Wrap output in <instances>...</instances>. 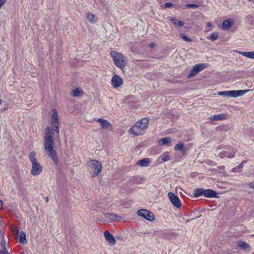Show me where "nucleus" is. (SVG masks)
Masks as SVG:
<instances>
[{
  "instance_id": "1",
  "label": "nucleus",
  "mask_w": 254,
  "mask_h": 254,
  "mask_svg": "<svg viewBox=\"0 0 254 254\" xmlns=\"http://www.w3.org/2000/svg\"><path fill=\"white\" fill-rule=\"evenodd\" d=\"M148 125V118H143L137 122L129 130V133L136 135L143 134Z\"/></svg>"
},
{
  "instance_id": "2",
  "label": "nucleus",
  "mask_w": 254,
  "mask_h": 254,
  "mask_svg": "<svg viewBox=\"0 0 254 254\" xmlns=\"http://www.w3.org/2000/svg\"><path fill=\"white\" fill-rule=\"evenodd\" d=\"M53 113L51 123L52 125V129L54 131L53 135L55 139H59V117L57 110L55 109L52 110Z\"/></svg>"
},
{
  "instance_id": "3",
  "label": "nucleus",
  "mask_w": 254,
  "mask_h": 254,
  "mask_svg": "<svg viewBox=\"0 0 254 254\" xmlns=\"http://www.w3.org/2000/svg\"><path fill=\"white\" fill-rule=\"evenodd\" d=\"M110 55L113 58L115 65L122 69L124 68L125 66V57L122 54L117 53L114 51H111Z\"/></svg>"
},
{
  "instance_id": "4",
  "label": "nucleus",
  "mask_w": 254,
  "mask_h": 254,
  "mask_svg": "<svg viewBox=\"0 0 254 254\" xmlns=\"http://www.w3.org/2000/svg\"><path fill=\"white\" fill-rule=\"evenodd\" d=\"M54 143H44V147L47 155L58 165L59 159L57 152L54 149Z\"/></svg>"
},
{
  "instance_id": "5",
  "label": "nucleus",
  "mask_w": 254,
  "mask_h": 254,
  "mask_svg": "<svg viewBox=\"0 0 254 254\" xmlns=\"http://www.w3.org/2000/svg\"><path fill=\"white\" fill-rule=\"evenodd\" d=\"M89 166L93 173V176H97L101 172L102 166L101 163L96 160H91Z\"/></svg>"
},
{
  "instance_id": "6",
  "label": "nucleus",
  "mask_w": 254,
  "mask_h": 254,
  "mask_svg": "<svg viewBox=\"0 0 254 254\" xmlns=\"http://www.w3.org/2000/svg\"><path fill=\"white\" fill-rule=\"evenodd\" d=\"M137 214L138 216H141L150 221H152L155 219V216L153 213L146 209H140L137 211Z\"/></svg>"
},
{
  "instance_id": "7",
  "label": "nucleus",
  "mask_w": 254,
  "mask_h": 254,
  "mask_svg": "<svg viewBox=\"0 0 254 254\" xmlns=\"http://www.w3.org/2000/svg\"><path fill=\"white\" fill-rule=\"evenodd\" d=\"M206 67L207 64L204 63L198 64L194 65L188 74V77L190 78L196 75L198 72L204 69Z\"/></svg>"
},
{
  "instance_id": "8",
  "label": "nucleus",
  "mask_w": 254,
  "mask_h": 254,
  "mask_svg": "<svg viewBox=\"0 0 254 254\" xmlns=\"http://www.w3.org/2000/svg\"><path fill=\"white\" fill-rule=\"evenodd\" d=\"M168 196L171 203L177 208H180L182 206V203L177 195H176L173 192H169Z\"/></svg>"
},
{
  "instance_id": "9",
  "label": "nucleus",
  "mask_w": 254,
  "mask_h": 254,
  "mask_svg": "<svg viewBox=\"0 0 254 254\" xmlns=\"http://www.w3.org/2000/svg\"><path fill=\"white\" fill-rule=\"evenodd\" d=\"M53 133L54 132H52V129L50 127H46L44 137V143H54L52 137V134H53Z\"/></svg>"
},
{
  "instance_id": "10",
  "label": "nucleus",
  "mask_w": 254,
  "mask_h": 254,
  "mask_svg": "<svg viewBox=\"0 0 254 254\" xmlns=\"http://www.w3.org/2000/svg\"><path fill=\"white\" fill-rule=\"evenodd\" d=\"M32 165L31 174L33 176H38L40 175L42 171V166L38 162L32 163Z\"/></svg>"
},
{
  "instance_id": "11",
  "label": "nucleus",
  "mask_w": 254,
  "mask_h": 254,
  "mask_svg": "<svg viewBox=\"0 0 254 254\" xmlns=\"http://www.w3.org/2000/svg\"><path fill=\"white\" fill-rule=\"evenodd\" d=\"M251 90H230L229 91V97H237L243 95L244 94L248 93Z\"/></svg>"
},
{
  "instance_id": "12",
  "label": "nucleus",
  "mask_w": 254,
  "mask_h": 254,
  "mask_svg": "<svg viewBox=\"0 0 254 254\" xmlns=\"http://www.w3.org/2000/svg\"><path fill=\"white\" fill-rule=\"evenodd\" d=\"M111 84L114 88H118L123 84V80L119 75L115 74L111 80Z\"/></svg>"
},
{
  "instance_id": "13",
  "label": "nucleus",
  "mask_w": 254,
  "mask_h": 254,
  "mask_svg": "<svg viewBox=\"0 0 254 254\" xmlns=\"http://www.w3.org/2000/svg\"><path fill=\"white\" fill-rule=\"evenodd\" d=\"M204 196L207 198H219L218 193L211 189H204Z\"/></svg>"
},
{
  "instance_id": "14",
  "label": "nucleus",
  "mask_w": 254,
  "mask_h": 254,
  "mask_svg": "<svg viewBox=\"0 0 254 254\" xmlns=\"http://www.w3.org/2000/svg\"><path fill=\"white\" fill-rule=\"evenodd\" d=\"M104 235L106 240L110 244V245H114L115 244V238L109 231H105L104 233Z\"/></svg>"
},
{
  "instance_id": "15",
  "label": "nucleus",
  "mask_w": 254,
  "mask_h": 254,
  "mask_svg": "<svg viewBox=\"0 0 254 254\" xmlns=\"http://www.w3.org/2000/svg\"><path fill=\"white\" fill-rule=\"evenodd\" d=\"M97 122L100 123L101 125V127L102 128L108 129V130H112V125L107 120H104L103 119H98L97 120Z\"/></svg>"
},
{
  "instance_id": "16",
  "label": "nucleus",
  "mask_w": 254,
  "mask_h": 254,
  "mask_svg": "<svg viewBox=\"0 0 254 254\" xmlns=\"http://www.w3.org/2000/svg\"><path fill=\"white\" fill-rule=\"evenodd\" d=\"M234 24V21L232 19H226L223 22L222 28L224 30H229Z\"/></svg>"
},
{
  "instance_id": "17",
  "label": "nucleus",
  "mask_w": 254,
  "mask_h": 254,
  "mask_svg": "<svg viewBox=\"0 0 254 254\" xmlns=\"http://www.w3.org/2000/svg\"><path fill=\"white\" fill-rule=\"evenodd\" d=\"M204 189L202 188H197L193 190V195L195 198L200 197L201 196H204Z\"/></svg>"
},
{
  "instance_id": "18",
  "label": "nucleus",
  "mask_w": 254,
  "mask_h": 254,
  "mask_svg": "<svg viewBox=\"0 0 254 254\" xmlns=\"http://www.w3.org/2000/svg\"><path fill=\"white\" fill-rule=\"evenodd\" d=\"M235 152L233 151V153L229 152L226 151H223L219 154V157L221 158L228 157L232 158L234 157Z\"/></svg>"
},
{
  "instance_id": "19",
  "label": "nucleus",
  "mask_w": 254,
  "mask_h": 254,
  "mask_svg": "<svg viewBox=\"0 0 254 254\" xmlns=\"http://www.w3.org/2000/svg\"><path fill=\"white\" fill-rule=\"evenodd\" d=\"M175 150H180L183 154H186L187 149L184 146V144L182 142H180L175 146Z\"/></svg>"
},
{
  "instance_id": "20",
  "label": "nucleus",
  "mask_w": 254,
  "mask_h": 254,
  "mask_svg": "<svg viewBox=\"0 0 254 254\" xmlns=\"http://www.w3.org/2000/svg\"><path fill=\"white\" fill-rule=\"evenodd\" d=\"M227 118V115L224 114H221L213 116L209 118V119L213 121L223 120Z\"/></svg>"
},
{
  "instance_id": "21",
  "label": "nucleus",
  "mask_w": 254,
  "mask_h": 254,
  "mask_svg": "<svg viewBox=\"0 0 254 254\" xmlns=\"http://www.w3.org/2000/svg\"><path fill=\"white\" fill-rule=\"evenodd\" d=\"M149 163L150 159L148 158H145L139 160L137 164L141 167H146L149 165Z\"/></svg>"
},
{
  "instance_id": "22",
  "label": "nucleus",
  "mask_w": 254,
  "mask_h": 254,
  "mask_svg": "<svg viewBox=\"0 0 254 254\" xmlns=\"http://www.w3.org/2000/svg\"><path fill=\"white\" fill-rule=\"evenodd\" d=\"M104 215L109 221H114L118 217L117 215L113 213H106Z\"/></svg>"
},
{
  "instance_id": "23",
  "label": "nucleus",
  "mask_w": 254,
  "mask_h": 254,
  "mask_svg": "<svg viewBox=\"0 0 254 254\" xmlns=\"http://www.w3.org/2000/svg\"><path fill=\"white\" fill-rule=\"evenodd\" d=\"M171 143V139L170 137H164L159 140V143L160 145H169Z\"/></svg>"
},
{
  "instance_id": "24",
  "label": "nucleus",
  "mask_w": 254,
  "mask_h": 254,
  "mask_svg": "<svg viewBox=\"0 0 254 254\" xmlns=\"http://www.w3.org/2000/svg\"><path fill=\"white\" fill-rule=\"evenodd\" d=\"M87 18L89 21L92 23H95L97 21L98 18L96 16L91 13H89L87 14Z\"/></svg>"
},
{
  "instance_id": "25",
  "label": "nucleus",
  "mask_w": 254,
  "mask_h": 254,
  "mask_svg": "<svg viewBox=\"0 0 254 254\" xmlns=\"http://www.w3.org/2000/svg\"><path fill=\"white\" fill-rule=\"evenodd\" d=\"M83 91L79 88H77L74 90H73L71 93V95L73 97H78L83 94Z\"/></svg>"
},
{
  "instance_id": "26",
  "label": "nucleus",
  "mask_w": 254,
  "mask_h": 254,
  "mask_svg": "<svg viewBox=\"0 0 254 254\" xmlns=\"http://www.w3.org/2000/svg\"><path fill=\"white\" fill-rule=\"evenodd\" d=\"M19 242L23 244H25L27 243V240L26 239V235L23 231H21L19 233Z\"/></svg>"
},
{
  "instance_id": "27",
  "label": "nucleus",
  "mask_w": 254,
  "mask_h": 254,
  "mask_svg": "<svg viewBox=\"0 0 254 254\" xmlns=\"http://www.w3.org/2000/svg\"><path fill=\"white\" fill-rule=\"evenodd\" d=\"M160 158L162 159L163 162L170 160V157L169 156V153L168 152H165L160 156Z\"/></svg>"
},
{
  "instance_id": "28",
  "label": "nucleus",
  "mask_w": 254,
  "mask_h": 254,
  "mask_svg": "<svg viewBox=\"0 0 254 254\" xmlns=\"http://www.w3.org/2000/svg\"><path fill=\"white\" fill-rule=\"evenodd\" d=\"M241 55L243 56L251 58V59H254V51L253 52H243L241 53Z\"/></svg>"
},
{
  "instance_id": "29",
  "label": "nucleus",
  "mask_w": 254,
  "mask_h": 254,
  "mask_svg": "<svg viewBox=\"0 0 254 254\" xmlns=\"http://www.w3.org/2000/svg\"><path fill=\"white\" fill-rule=\"evenodd\" d=\"M35 156L36 154L34 152H31L29 155V158L32 164L38 162Z\"/></svg>"
},
{
  "instance_id": "30",
  "label": "nucleus",
  "mask_w": 254,
  "mask_h": 254,
  "mask_svg": "<svg viewBox=\"0 0 254 254\" xmlns=\"http://www.w3.org/2000/svg\"><path fill=\"white\" fill-rule=\"evenodd\" d=\"M238 245L241 248H243L244 250H246L249 248V245L245 242L244 241H239L238 242Z\"/></svg>"
},
{
  "instance_id": "31",
  "label": "nucleus",
  "mask_w": 254,
  "mask_h": 254,
  "mask_svg": "<svg viewBox=\"0 0 254 254\" xmlns=\"http://www.w3.org/2000/svg\"><path fill=\"white\" fill-rule=\"evenodd\" d=\"M247 162L246 161H243L240 165L234 168L233 169V171L234 172H240V169L242 168L244 165V164Z\"/></svg>"
},
{
  "instance_id": "32",
  "label": "nucleus",
  "mask_w": 254,
  "mask_h": 254,
  "mask_svg": "<svg viewBox=\"0 0 254 254\" xmlns=\"http://www.w3.org/2000/svg\"><path fill=\"white\" fill-rule=\"evenodd\" d=\"M180 36L186 42L190 43L192 41V40L188 37L185 34L182 33L180 35Z\"/></svg>"
},
{
  "instance_id": "33",
  "label": "nucleus",
  "mask_w": 254,
  "mask_h": 254,
  "mask_svg": "<svg viewBox=\"0 0 254 254\" xmlns=\"http://www.w3.org/2000/svg\"><path fill=\"white\" fill-rule=\"evenodd\" d=\"M218 38V33L217 32H213L210 35L209 39L212 41H214Z\"/></svg>"
},
{
  "instance_id": "34",
  "label": "nucleus",
  "mask_w": 254,
  "mask_h": 254,
  "mask_svg": "<svg viewBox=\"0 0 254 254\" xmlns=\"http://www.w3.org/2000/svg\"><path fill=\"white\" fill-rule=\"evenodd\" d=\"M6 241L5 240V238L4 237V236L2 237V238L1 239V240H0V245L3 248V249H4V250H6V247H5V246H6Z\"/></svg>"
},
{
  "instance_id": "35",
  "label": "nucleus",
  "mask_w": 254,
  "mask_h": 254,
  "mask_svg": "<svg viewBox=\"0 0 254 254\" xmlns=\"http://www.w3.org/2000/svg\"><path fill=\"white\" fill-rule=\"evenodd\" d=\"M185 7L188 8H197L198 5L195 3L187 4H186Z\"/></svg>"
},
{
  "instance_id": "36",
  "label": "nucleus",
  "mask_w": 254,
  "mask_h": 254,
  "mask_svg": "<svg viewBox=\"0 0 254 254\" xmlns=\"http://www.w3.org/2000/svg\"><path fill=\"white\" fill-rule=\"evenodd\" d=\"M218 95L225 97H229V91L219 92L218 93Z\"/></svg>"
},
{
  "instance_id": "37",
  "label": "nucleus",
  "mask_w": 254,
  "mask_h": 254,
  "mask_svg": "<svg viewBox=\"0 0 254 254\" xmlns=\"http://www.w3.org/2000/svg\"><path fill=\"white\" fill-rule=\"evenodd\" d=\"M173 3L171 2H166L164 5L166 8H170L173 6Z\"/></svg>"
},
{
  "instance_id": "38",
  "label": "nucleus",
  "mask_w": 254,
  "mask_h": 254,
  "mask_svg": "<svg viewBox=\"0 0 254 254\" xmlns=\"http://www.w3.org/2000/svg\"><path fill=\"white\" fill-rule=\"evenodd\" d=\"M142 180V178H140V177H137L135 179V182L137 183V184H141V181Z\"/></svg>"
},
{
  "instance_id": "39",
  "label": "nucleus",
  "mask_w": 254,
  "mask_h": 254,
  "mask_svg": "<svg viewBox=\"0 0 254 254\" xmlns=\"http://www.w3.org/2000/svg\"><path fill=\"white\" fill-rule=\"evenodd\" d=\"M171 21L173 23V24L175 25H178V20H177V19L175 18H172V19L171 20Z\"/></svg>"
},
{
  "instance_id": "40",
  "label": "nucleus",
  "mask_w": 254,
  "mask_h": 254,
  "mask_svg": "<svg viewBox=\"0 0 254 254\" xmlns=\"http://www.w3.org/2000/svg\"><path fill=\"white\" fill-rule=\"evenodd\" d=\"M0 254H9L7 250H1L0 251Z\"/></svg>"
},
{
  "instance_id": "41",
  "label": "nucleus",
  "mask_w": 254,
  "mask_h": 254,
  "mask_svg": "<svg viewBox=\"0 0 254 254\" xmlns=\"http://www.w3.org/2000/svg\"><path fill=\"white\" fill-rule=\"evenodd\" d=\"M184 25V22L181 20H178V25L180 26H183Z\"/></svg>"
},
{
  "instance_id": "42",
  "label": "nucleus",
  "mask_w": 254,
  "mask_h": 254,
  "mask_svg": "<svg viewBox=\"0 0 254 254\" xmlns=\"http://www.w3.org/2000/svg\"><path fill=\"white\" fill-rule=\"evenodd\" d=\"M249 185L251 188L254 189V182L250 183Z\"/></svg>"
},
{
  "instance_id": "43",
  "label": "nucleus",
  "mask_w": 254,
  "mask_h": 254,
  "mask_svg": "<svg viewBox=\"0 0 254 254\" xmlns=\"http://www.w3.org/2000/svg\"><path fill=\"white\" fill-rule=\"evenodd\" d=\"M154 46H155V43H151V44L149 45V47H150V48H152L154 47Z\"/></svg>"
},
{
  "instance_id": "44",
  "label": "nucleus",
  "mask_w": 254,
  "mask_h": 254,
  "mask_svg": "<svg viewBox=\"0 0 254 254\" xmlns=\"http://www.w3.org/2000/svg\"><path fill=\"white\" fill-rule=\"evenodd\" d=\"M3 207V202L1 200H0V208H2Z\"/></svg>"
},
{
  "instance_id": "45",
  "label": "nucleus",
  "mask_w": 254,
  "mask_h": 254,
  "mask_svg": "<svg viewBox=\"0 0 254 254\" xmlns=\"http://www.w3.org/2000/svg\"><path fill=\"white\" fill-rule=\"evenodd\" d=\"M250 2H252L253 3H254V0H248Z\"/></svg>"
},
{
  "instance_id": "46",
  "label": "nucleus",
  "mask_w": 254,
  "mask_h": 254,
  "mask_svg": "<svg viewBox=\"0 0 254 254\" xmlns=\"http://www.w3.org/2000/svg\"><path fill=\"white\" fill-rule=\"evenodd\" d=\"M46 201L47 202H48L49 201V198L48 197H46Z\"/></svg>"
},
{
  "instance_id": "47",
  "label": "nucleus",
  "mask_w": 254,
  "mask_h": 254,
  "mask_svg": "<svg viewBox=\"0 0 254 254\" xmlns=\"http://www.w3.org/2000/svg\"><path fill=\"white\" fill-rule=\"evenodd\" d=\"M207 25H208V26H210L211 25V23H207Z\"/></svg>"
},
{
  "instance_id": "48",
  "label": "nucleus",
  "mask_w": 254,
  "mask_h": 254,
  "mask_svg": "<svg viewBox=\"0 0 254 254\" xmlns=\"http://www.w3.org/2000/svg\"><path fill=\"white\" fill-rule=\"evenodd\" d=\"M2 103V100L0 99V105Z\"/></svg>"
},
{
  "instance_id": "49",
  "label": "nucleus",
  "mask_w": 254,
  "mask_h": 254,
  "mask_svg": "<svg viewBox=\"0 0 254 254\" xmlns=\"http://www.w3.org/2000/svg\"><path fill=\"white\" fill-rule=\"evenodd\" d=\"M18 231H19V230H17V235H18V233H19Z\"/></svg>"
},
{
  "instance_id": "50",
  "label": "nucleus",
  "mask_w": 254,
  "mask_h": 254,
  "mask_svg": "<svg viewBox=\"0 0 254 254\" xmlns=\"http://www.w3.org/2000/svg\"><path fill=\"white\" fill-rule=\"evenodd\" d=\"M6 109H7L6 108H4V109H3V111H5V110H6Z\"/></svg>"
}]
</instances>
